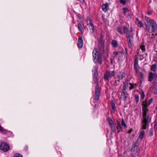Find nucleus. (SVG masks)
<instances>
[{
    "instance_id": "obj_53",
    "label": "nucleus",
    "mask_w": 157,
    "mask_h": 157,
    "mask_svg": "<svg viewBox=\"0 0 157 157\" xmlns=\"http://www.w3.org/2000/svg\"><path fill=\"white\" fill-rule=\"evenodd\" d=\"M120 52L121 53H123V52Z\"/></svg>"
},
{
    "instance_id": "obj_5",
    "label": "nucleus",
    "mask_w": 157,
    "mask_h": 157,
    "mask_svg": "<svg viewBox=\"0 0 157 157\" xmlns=\"http://www.w3.org/2000/svg\"><path fill=\"white\" fill-rule=\"evenodd\" d=\"M115 73L114 71H106L104 75V79L105 80H109L112 77L115 75Z\"/></svg>"
},
{
    "instance_id": "obj_52",
    "label": "nucleus",
    "mask_w": 157,
    "mask_h": 157,
    "mask_svg": "<svg viewBox=\"0 0 157 157\" xmlns=\"http://www.w3.org/2000/svg\"><path fill=\"white\" fill-rule=\"evenodd\" d=\"M98 62H99V63H100V64H101V61L99 60Z\"/></svg>"
},
{
    "instance_id": "obj_28",
    "label": "nucleus",
    "mask_w": 157,
    "mask_h": 157,
    "mask_svg": "<svg viewBox=\"0 0 157 157\" xmlns=\"http://www.w3.org/2000/svg\"><path fill=\"white\" fill-rule=\"evenodd\" d=\"M125 73L124 72L120 73L119 75L118 76V79H121L125 76Z\"/></svg>"
},
{
    "instance_id": "obj_24",
    "label": "nucleus",
    "mask_w": 157,
    "mask_h": 157,
    "mask_svg": "<svg viewBox=\"0 0 157 157\" xmlns=\"http://www.w3.org/2000/svg\"><path fill=\"white\" fill-rule=\"evenodd\" d=\"M90 32L92 33H94L95 31V28L94 25L89 27Z\"/></svg>"
},
{
    "instance_id": "obj_2",
    "label": "nucleus",
    "mask_w": 157,
    "mask_h": 157,
    "mask_svg": "<svg viewBox=\"0 0 157 157\" xmlns=\"http://www.w3.org/2000/svg\"><path fill=\"white\" fill-rule=\"evenodd\" d=\"M147 113H142V117L143 118V121L142 122V126L144 129L147 128V126L149 124V116H147Z\"/></svg>"
},
{
    "instance_id": "obj_26",
    "label": "nucleus",
    "mask_w": 157,
    "mask_h": 157,
    "mask_svg": "<svg viewBox=\"0 0 157 157\" xmlns=\"http://www.w3.org/2000/svg\"><path fill=\"white\" fill-rule=\"evenodd\" d=\"M145 30L147 31L148 32H150V26L146 24L145 23Z\"/></svg>"
},
{
    "instance_id": "obj_56",
    "label": "nucleus",
    "mask_w": 157,
    "mask_h": 157,
    "mask_svg": "<svg viewBox=\"0 0 157 157\" xmlns=\"http://www.w3.org/2000/svg\"><path fill=\"white\" fill-rule=\"evenodd\" d=\"M117 128H118V126H117Z\"/></svg>"
},
{
    "instance_id": "obj_48",
    "label": "nucleus",
    "mask_w": 157,
    "mask_h": 157,
    "mask_svg": "<svg viewBox=\"0 0 157 157\" xmlns=\"http://www.w3.org/2000/svg\"><path fill=\"white\" fill-rule=\"evenodd\" d=\"M147 13L148 14L150 15L152 13V12L151 11H149L147 12Z\"/></svg>"
},
{
    "instance_id": "obj_23",
    "label": "nucleus",
    "mask_w": 157,
    "mask_h": 157,
    "mask_svg": "<svg viewBox=\"0 0 157 157\" xmlns=\"http://www.w3.org/2000/svg\"><path fill=\"white\" fill-rule=\"evenodd\" d=\"M0 132H1L3 134H6L7 133V131L0 126Z\"/></svg>"
},
{
    "instance_id": "obj_15",
    "label": "nucleus",
    "mask_w": 157,
    "mask_h": 157,
    "mask_svg": "<svg viewBox=\"0 0 157 157\" xmlns=\"http://www.w3.org/2000/svg\"><path fill=\"white\" fill-rule=\"evenodd\" d=\"M151 91L155 94H157V85H153L151 87Z\"/></svg>"
},
{
    "instance_id": "obj_25",
    "label": "nucleus",
    "mask_w": 157,
    "mask_h": 157,
    "mask_svg": "<svg viewBox=\"0 0 157 157\" xmlns=\"http://www.w3.org/2000/svg\"><path fill=\"white\" fill-rule=\"evenodd\" d=\"M136 20L138 23V26H139L140 28L142 27L143 26V23L141 21H140L137 18L136 19Z\"/></svg>"
},
{
    "instance_id": "obj_45",
    "label": "nucleus",
    "mask_w": 157,
    "mask_h": 157,
    "mask_svg": "<svg viewBox=\"0 0 157 157\" xmlns=\"http://www.w3.org/2000/svg\"><path fill=\"white\" fill-rule=\"evenodd\" d=\"M113 54L115 56H116L118 55V52H113Z\"/></svg>"
},
{
    "instance_id": "obj_9",
    "label": "nucleus",
    "mask_w": 157,
    "mask_h": 157,
    "mask_svg": "<svg viewBox=\"0 0 157 157\" xmlns=\"http://www.w3.org/2000/svg\"><path fill=\"white\" fill-rule=\"evenodd\" d=\"M93 59L94 62L96 63L99 58L97 48H95L93 51Z\"/></svg>"
},
{
    "instance_id": "obj_50",
    "label": "nucleus",
    "mask_w": 157,
    "mask_h": 157,
    "mask_svg": "<svg viewBox=\"0 0 157 157\" xmlns=\"http://www.w3.org/2000/svg\"><path fill=\"white\" fill-rule=\"evenodd\" d=\"M132 28L131 27L130 29V31H128V32H131V33H132Z\"/></svg>"
},
{
    "instance_id": "obj_43",
    "label": "nucleus",
    "mask_w": 157,
    "mask_h": 157,
    "mask_svg": "<svg viewBox=\"0 0 157 157\" xmlns=\"http://www.w3.org/2000/svg\"><path fill=\"white\" fill-rule=\"evenodd\" d=\"M157 122H155V124H154V128L156 130L157 129Z\"/></svg>"
},
{
    "instance_id": "obj_6",
    "label": "nucleus",
    "mask_w": 157,
    "mask_h": 157,
    "mask_svg": "<svg viewBox=\"0 0 157 157\" xmlns=\"http://www.w3.org/2000/svg\"><path fill=\"white\" fill-rule=\"evenodd\" d=\"M99 86L98 85H96L95 88V94L94 99V102H97L99 99L100 95V91L99 89Z\"/></svg>"
},
{
    "instance_id": "obj_54",
    "label": "nucleus",
    "mask_w": 157,
    "mask_h": 157,
    "mask_svg": "<svg viewBox=\"0 0 157 157\" xmlns=\"http://www.w3.org/2000/svg\"><path fill=\"white\" fill-rule=\"evenodd\" d=\"M135 85L136 86H137V85L136 84H135Z\"/></svg>"
},
{
    "instance_id": "obj_19",
    "label": "nucleus",
    "mask_w": 157,
    "mask_h": 157,
    "mask_svg": "<svg viewBox=\"0 0 157 157\" xmlns=\"http://www.w3.org/2000/svg\"><path fill=\"white\" fill-rule=\"evenodd\" d=\"M83 42L82 37H79L78 39V45L79 48H81L83 45Z\"/></svg>"
},
{
    "instance_id": "obj_46",
    "label": "nucleus",
    "mask_w": 157,
    "mask_h": 157,
    "mask_svg": "<svg viewBox=\"0 0 157 157\" xmlns=\"http://www.w3.org/2000/svg\"><path fill=\"white\" fill-rule=\"evenodd\" d=\"M132 129H130L128 131V133H131V132H132Z\"/></svg>"
},
{
    "instance_id": "obj_37",
    "label": "nucleus",
    "mask_w": 157,
    "mask_h": 157,
    "mask_svg": "<svg viewBox=\"0 0 157 157\" xmlns=\"http://www.w3.org/2000/svg\"><path fill=\"white\" fill-rule=\"evenodd\" d=\"M14 157H23V156L20 154L17 153L15 155Z\"/></svg>"
},
{
    "instance_id": "obj_40",
    "label": "nucleus",
    "mask_w": 157,
    "mask_h": 157,
    "mask_svg": "<svg viewBox=\"0 0 157 157\" xmlns=\"http://www.w3.org/2000/svg\"><path fill=\"white\" fill-rule=\"evenodd\" d=\"M120 1L121 3L123 5H125L126 4V0H120Z\"/></svg>"
},
{
    "instance_id": "obj_20",
    "label": "nucleus",
    "mask_w": 157,
    "mask_h": 157,
    "mask_svg": "<svg viewBox=\"0 0 157 157\" xmlns=\"http://www.w3.org/2000/svg\"><path fill=\"white\" fill-rule=\"evenodd\" d=\"M111 105L113 111H115L116 110L115 105L113 101V100H111Z\"/></svg>"
},
{
    "instance_id": "obj_51",
    "label": "nucleus",
    "mask_w": 157,
    "mask_h": 157,
    "mask_svg": "<svg viewBox=\"0 0 157 157\" xmlns=\"http://www.w3.org/2000/svg\"><path fill=\"white\" fill-rule=\"evenodd\" d=\"M27 149H28V147H26L25 148V151H27Z\"/></svg>"
},
{
    "instance_id": "obj_10",
    "label": "nucleus",
    "mask_w": 157,
    "mask_h": 157,
    "mask_svg": "<svg viewBox=\"0 0 157 157\" xmlns=\"http://www.w3.org/2000/svg\"><path fill=\"white\" fill-rule=\"evenodd\" d=\"M149 105L147 103L146 101L145 100L143 102L142 104V113H147L148 111L149 110L147 107Z\"/></svg>"
},
{
    "instance_id": "obj_18",
    "label": "nucleus",
    "mask_w": 157,
    "mask_h": 157,
    "mask_svg": "<svg viewBox=\"0 0 157 157\" xmlns=\"http://www.w3.org/2000/svg\"><path fill=\"white\" fill-rule=\"evenodd\" d=\"M109 6L108 3H106L105 4L102 5L101 8L102 10L105 12H106L108 10V8Z\"/></svg>"
},
{
    "instance_id": "obj_32",
    "label": "nucleus",
    "mask_w": 157,
    "mask_h": 157,
    "mask_svg": "<svg viewBox=\"0 0 157 157\" xmlns=\"http://www.w3.org/2000/svg\"><path fill=\"white\" fill-rule=\"evenodd\" d=\"M153 135V130L152 128H151L149 131L148 135L150 136H152Z\"/></svg>"
},
{
    "instance_id": "obj_34",
    "label": "nucleus",
    "mask_w": 157,
    "mask_h": 157,
    "mask_svg": "<svg viewBox=\"0 0 157 157\" xmlns=\"http://www.w3.org/2000/svg\"><path fill=\"white\" fill-rule=\"evenodd\" d=\"M124 33H126V34H127V33L128 31V28H126L125 26H124Z\"/></svg>"
},
{
    "instance_id": "obj_4",
    "label": "nucleus",
    "mask_w": 157,
    "mask_h": 157,
    "mask_svg": "<svg viewBox=\"0 0 157 157\" xmlns=\"http://www.w3.org/2000/svg\"><path fill=\"white\" fill-rule=\"evenodd\" d=\"M133 34L131 32H128L126 34V37L128 41V44L130 48L132 47L133 41Z\"/></svg>"
},
{
    "instance_id": "obj_36",
    "label": "nucleus",
    "mask_w": 157,
    "mask_h": 157,
    "mask_svg": "<svg viewBox=\"0 0 157 157\" xmlns=\"http://www.w3.org/2000/svg\"><path fill=\"white\" fill-rule=\"evenodd\" d=\"M145 97V94L143 92L141 93V99H143Z\"/></svg>"
},
{
    "instance_id": "obj_39",
    "label": "nucleus",
    "mask_w": 157,
    "mask_h": 157,
    "mask_svg": "<svg viewBox=\"0 0 157 157\" xmlns=\"http://www.w3.org/2000/svg\"><path fill=\"white\" fill-rule=\"evenodd\" d=\"M129 84L130 85V87L129 88L130 89H133L134 87V85L133 83H129Z\"/></svg>"
},
{
    "instance_id": "obj_27",
    "label": "nucleus",
    "mask_w": 157,
    "mask_h": 157,
    "mask_svg": "<svg viewBox=\"0 0 157 157\" xmlns=\"http://www.w3.org/2000/svg\"><path fill=\"white\" fill-rule=\"evenodd\" d=\"M156 65L155 64H154L151 66V71L155 72L156 71Z\"/></svg>"
},
{
    "instance_id": "obj_44",
    "label": "nucleus",
    "mask_w": 157,
    "mask_h": 157,
    "mask_svg": "<svg viewBox=\"0 0 157 157\" xmlns=\"http://www.w3.org/2000/svg\"><path fill=\"white\" fill-rule=\"evenodd\" d=\"M123 92H125L126 86L125 85L123 86Z\"/></svg>"
},
{
    "instance_id": "obj_21",
    "label": "nucleus",
    "mask_w": 157,
    "mask_h": 157,
    "mask_svg": "<svg viewBox=\"0 0 157 157\" xmlns=\"http://www.w3.org/2000/svg\"><path fill=\"white\" fill-rule=\"evenodd\" d=\"M111 44L113 47L116 48L117 46V41L115 40H113L111 41Z\"/></svg>"
},
{
    "instance_id": "obj_35",
    "label": "nucleus",
    "mask_w": 157,
    "mask_h": 157,
    "mask_svg": "<svg viewBox=\"0 0 157 157\" xmlns=\"http://www.w3.org/2000/svg\"><path fill=\"white\" fill-rule=\"evenodd\" d=\"M123 9L124 10L123 13L124 14H125L127 11H128V9L127 7L124 8Z\"/></svg>"
},
{
    "instance_id": "obj_13",
    "label": "nucleus",
    "mask_w": 157,
    "mask_h": 157,
    "mask_svg": "<svg viewBox=\"0 0 157 157\" xmlns=\"http://www.w3.org/2000/svg\"><path fill=\"white\" fill-rule=\"evenodd\" d=\"M108 121L109 124L110 126L111 130H112V132H115L116 131V129L115 127H114V124L111 118H108Z\"/></svg>"
},
{
    "instance_id": "obj_33",
    "label": "nucleus",
    "mask_w": 157,
    "mask_h": 157,
    "mask_svg": "<svg viewBox=\"0 0 157 157\" xmlns=\"http://www.w3.org/2000/svg\"><path fill=\"white\" fill-rule=\"evenodd\" d=\"M135 100L136 101V103H137L139 101V97L138 95H135Z\"/></svg>"
},
{
    "instance_id": "obj_7",
    "label": "nucleus",
    "mask_w": 157,
    "mask_h": 157,
    "mask_svg": "<svg viewBox=\"0 0 157 157\" xmlns=\"http://www.w3.org/2000/svg\"><path fill=\"white\" fill-rule=\"evenodd\" d=\"M92 72L93 75V81L94 83L96 84L97 85L98 82V73L97 71V68L96 67H94V69L92 70Z\"/></svg>"
},
{
    "instance_id": "obj_29",
    "label": "nucleus",
    "mask_w": 157,
    "mask_h": 157,
    "mask_svg": "<svg viewBox=\"0 0 157 157\" xmlns=\"http://www.w3.org/2000/svg\"><path fill=\"white\" fill-rule=\"evenodd\" d=\"M136 74L138 75L139 77L140 78H143V74L140 72L139 71V72L137 73H136Z\"/></svg>"
},
{
    "instance_id": "obj_22",
    "label": "nucleus",
    "mask_w": 157,
    "mask_h": 157,
    "mask_svg": "<svg viewBox=\"0 0 157 157\" xmlns=\"http://www.w3.org/2000/svg\"><path fill=\"white\" fill-rule=\"evenodd\" d=\"M144 131H142L140 132L139 135V138L140 139H142L144 137Z\"/></svg>"
},
{
    "instance_id": "obj_3",
    "label": "nucleus",
    "mask_w": 157,
    "mask_h": 157,
    "mask_svg": "<svg viewBox=\"0 0 157 157\" xmlns=\"http://www.w3.org/2000/svg\"><path fill=\"white\" fill-rule=\"evenodd\" d=\"M148 81L149 82H152L154 79L153 82L154 85H157V74L156 73L153 74L152 72L149 73L148 76Z\"/></svg>"
},
{
    "instance_id": "obj_8",
    "label": "nucleus",
    "mask_w": 157,
    "mask_h": 157,
    "mask_svg": "<svg viewBox=\"0 0 157 157\" xmlns=\"http://www.w3.org/2000/svg\"><path fill=\"white\" fill-rule=\"evenodd\" d=\"M149 22L151 24V27L152 32H155L157 30V25L156 22L153 19H150L149 21Z\"/></svg>"
},
{
    "instance_id": "obj_55",
    "label": "nucleus",
    "mask_w": 157,
    "mask_h": 157,
    "mask_svg": "<svg viewBox=\"0 0 157 157\" xmlns=\"http://www.w3.org/2000/svg\"><path fill=\"white\" fill-rule=\"evenodd\" d=\"M117 123H118V121L117 120Z\"/></svg>"
},
{
    "instance_id": "obj_16",
    "label": "nucleus",
    "mask_w": 157,
    "mask_h": 157,
    "mask_svg": "<svg viewBox=\"0 0 157 157\" xmlns=\"http://www.w3.org/2000/svg\"><path fill=\"white\" fill-rule=\"evenodd\" d=\"M98 46L100 51H102L104 50V46L103 41L101 40L99 42Z\"/></svg>"
},
{
    "instance_id": "obj_17",
    "label": "nucleus",
    "mask_w": 157,
    "mask_h": 157,
    "mask_svg": "<svg viewBox=\"0 0 157 157\" xmlns=\"http://www.w3.org/2000/svg\"><path fill=\"white\" fill-rule=\"evenodd\" d=\"M87 25L88 27L93 25V23L91 18L88 17H87Z\"/></svg>"
},
{
    "instance_id": "obj_12",
    "label": "nucleus",
    "mask_w": 157,
    "mask_h": 157,
    "mask_svg": "<svg viewBox=\"0 0 157 157\" xmlns=\"http://www.w3.org/2000/svg\"><path fill=\"white\" fill-rule=\"evenodd\" d=\"M134 67L136 73H138L139 70V66L138 64V57H136V55L134 60Z\"/></svg>"
},
{
    "instance_id": "obj_30",
    "label": "nucleus",
    "mask_w": 157,
    "mask_h": 157,
    "mask_svg": "<svg viewBox=\"0 0 157 157\" xmlns=\"http://www.w3.org/2000/svg\"><path fill=\"white\" fill-rule=\"evenodd\" d=\"M78 28L79 30L81 32H82V26L81 24L80 23L78 24Z\"/></svg>"
},
{
    "instance_id": "obj_49",
    "label": "nucleus",
    "mask_w": 157,
    "mask_h": 157,
    "mask_svg": "<svg viewBox=\"0 0 157 157\" xmlns=\"http://www.w3.org/2000/svg\"><path fill=\"white\" fill-rule=\"evenodd\" d=\"M103 36H102V35H101L100 36V40H101L103 41Z\"/></svg>"
},
{
    "instance_id": "obj_41",
    "label": "nucleus",
    "mask_w": 157,
    "mask_h": 157,
    "mask_svg": "<svg viewBox=\"0 0 157 157\" xmlns=\"http://www.w3.org/2000/svg\"><path fill=\"white\" fill-rule=\"evenodd\" d=\"M152 101H153V98H150L148 101V104L149 105H150L151 103L152 102Z\"/></svg>"
},
{
    "instance_id": "obj_42",
    "label": "nucleus",
    "mask_w": 157,
    "mask_h": 157,
    "mask_svg": "<svg viewBox=\"0 0 157 157\" xmlns=\"http://www.w3.org/2000/svg\"><path fill=\"white\" fill-rule=\"evenodd\" d=\"M122 129V127L121 126L120 124L118 123V132L121 131Z\"/></svg>"
},
{
    "instance_id": "obj_14",
    "label": "nucleus",
    "mask_w": 157,
    "mask_h": 157,
    "mask_svg": "<svg viewBox=\"0 0 157 157\" xmlns=\"http://www.w3.org/2000/svg\"><path fill=\"white\" fill-rule=\"evenodd\" d=\"M128 95L127 92H122L121 93V98L123 101H125Z\"/></svg>"
},
{
    "instance_id": "obj_11",
    "label": "nucleus",
    "mask_w": 157,
    "mask_h": 157,
    "mask_svg": "<svg viewBox=\"0 0 157 157\" xmlns=\"http://www.w3.org/2000/svg\"><path fill=\"white\" fill-rule=\"evenodd\" d=\"M9 149L8 145L5 143H2L0 146V149L2 151L6 152Z\"/></svg>"
},
{
    "instance_id": "obj_31",
    "label": "nucleus",
    "mask_w": 157,
    "mask_h": 157,
    "mask_svg": "<svg viewBox=\"0 0 157 157\" xmlns=\"http://www.w3.org/2000/svg\"><path fill=\"white\" fill-rule=\"evenodd\" d=\"M121 124L122 126H124V128H126L127 127L126 124H125L124 120L123 119H122V122Z\"/></svg>"
},
{
    "instance_id": "obj_38",
    "label": "nucleus",
    "mask_w": 157,
    "mask_h": 157,
    "mask_svg": "<svg viewBox=\"0 0 157 157\" xmlns=\"http://www.w3.org/2000/svg\"><path fill=\"white\" fill-rule=\"evenodd\" d=\"M140 48H141V50H142V51L143 52H144L145 51V49L144 45H141L140 46Z\"/></svg>"
},
{
    "instance_id": "obj_1",
    "label": "nucleus",
    "mask_w": 157,
    "mask_h": 157,
    "mask_svg": "<svg viewBox=\"0 0 157 157\" xmlns=\"http://www.w3.org/2000/svg\"><path fill=\"white\" fill-rule=\"evenodd\" d=\"M139 143L138 141H136L131 149V155L133 157H136L138 156L140 151L139 148Z\"/></svg>"
},
{
    "instance_id": "obj_47",
    "label": "nucleus",
    "mask_w": 157,
    "mask_h": 157,
    "mask_svg": "<svg viewBox=\"0 0 157 157\" xmlns=\"http://www.w3.org/2000/svg\"><path fill=\"white\" fill-rule=\"evenodd\" d=\"M118 32H119V33H121L122 34H123V33L122 32L121 30L120 29H119V28H118Z\"/></svg>"
}]
</instances>
